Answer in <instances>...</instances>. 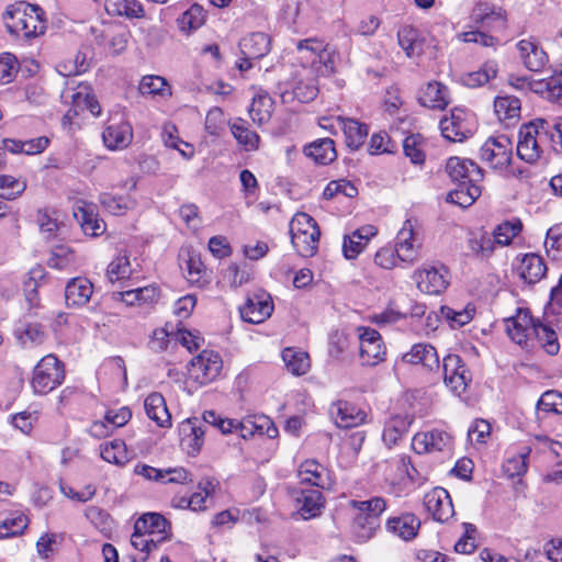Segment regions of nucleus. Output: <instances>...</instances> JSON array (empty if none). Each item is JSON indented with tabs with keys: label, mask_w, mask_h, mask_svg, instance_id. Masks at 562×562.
Returning a JSON list of instances; mask_svg holds the SVG:
<instances>
[{
	"label": "nucleus",
	"mask_w": 562,
	"mask_h": 562,
	"mask_svg": "<svg viewBox=\"0 0 562 562\" xmlns=\"http://www.w3.org/2000/svg\"><path fill=\"white\" fill-rule=\"evenodd\" d=\"M547 133L543 128V119L524 124L518 133L517 156L528 164L538 161L546 150L550 149Z\"/></svg>",
	"instance_id": "4"
},
{
	"label": "nucleus",
	"mask_w": 562,
	"mask_h": 562,
	"mask_svg": "<svg viewBox=\"0 0 562 562\" xmlns=\"http://www.w3.org/2000/svg\"><path fill=\"white\" fill-rule=\"evenodd\" d=\"M295 499L297 513L305 520L318 516L324 506L323 495L318 490H303Z\"/></svg>",
	"instance_id": "30"
},
{
	"label": "nucleus",
	"mask_w": 562,
	"mask_h": 562,
	"mask_svg": "<svg viewBox=\"0 0 562 562\" xmlns=\"http://www.w3.org/2000/svg\"><path fill=\"white\" fill-rule=\"evenodd\" d=\"M231 131L238 144L243 145L247 150H255L259 146V135L250 131L246 126V122L241 119L236 120L231 125Z\"/></svg>",
	"instance_id": "51"
},
{
	"label": "nucleus",
	"mask_w": 562,
	"mask_h": 562,
	"mask_svg": "<svg viewBox=\"0 0 562 562\" xmlns=\"http://www.w3.org/2000/svg\"><path fill=\"white\" fill-rule=\"evenodd\" d=\"M419 527L420 520L411 513L391 517L386 521V529L405 541L414 539Z\"/></svg>",
	"instance_id": "28"
},
{
	"label": "nucleus",
	"mask_w": 562,
	"mask_h": 562,
	"mask_svg": "<svg viewBox=\"0 0 562 562\" xmlns=\"http://www.w3.org/2000/svg\"><path fill=\"white\" fill-rule=\"evenodd\" d=\"M537 407L546 413L562 415V393L554 390L544 392L540 396Z\"/></svg>",
	"instance_id": "60"
},
{
	"label": "nucleus",
	"mask_w": 562,
	"mask_h": 562,
	"mask_svg": "<svg viewBox=\"0 0 562 562\" xmlns=\"http://www.w3.org/2000/svg\"><path fill=\"white\" fill-rule=\"evenodd\" d=\"M336 123L344 132L346 144L351 149H358L366 140L369 128L366 124L353 119L337 116Z\"/></svg>",
	"instance_id": "29"
},
{
	"label": "nucleus",
	"mask_w": 562,
	"mask_h": 562,
	"mask_svg": "<svg viewBox=\"0 0 562 562\" xmlns=\"http://www.w3.org/2000/svg\"><path fill=\"white\" fill-rule=\"evenodd\" d=\"M64 379L65 370L63 362L49 353L43 357L35 366L31 385L34 393L45 395L59 386Z\"/></svg>",
	"instance_id": "6"
},
{
	"label": "nucleus",
	"mask_w": 562,
	"mask_h": 562,
	"mask_svg": "<svg viewBox=\"0 0 562 562\" xmlns=\"http://www.w3.org/2000/svg\"><path fill=\"white\" fill-rule=\"evenodd\" d=\"M471 19L476 24H485L490 26L495 23H499L501 25H504L506 21V12L502 8L495 7L492 3L480 1L475 3L471 13Z\"/></svg>",
	"instance_id": "35"
},
{
	"label": "nucleus",
	"mask_w": 562,
	"mask_h": 562,
	"mask_svg": "<svg viewBox=\"0 0 562 562\" xmlns=\"http://www.w3.org/2000/svg\"><path fill=\"white\" fill-rule=\"evenodd\" d=\"M400 46L404 49L408 57H415L423 54L424 40L417 29L405 25L397 32Z\"/></svg>",
	"instance_id": "42"
},
{
	"label": "nucleus",
	"mask_w": 562,
	"mask_h": 562,
	"mask_svg": "<svg viewBox=\"0 0 562 562\" xmlns=\"http://www.w3.org/2000/svg\"><path fill=\"white\" fill-rule=\"evenodd\" d=\"M329 412L339 428L357 427L364 423L367 417L366 413L356 405L340 400L331 404Z\"/></svg>",
	"instance_id": "19"
},
{
	"label": "nucleus",
	"mask_w": 562,
	"mask_h": 562,
	"mask_svg": "<svg viewBox=\"0 0 562 562\" xmlns=\"http://www.w3.org/2000/svg\"><path fill=\"white\" fill-rule=\"evenodd\" d=\"M414 240V223L406 220L396 236L395 251L398 259L412 263L417 258V246Z\"/></svg>",
	"instance_id": "24"
},
{
	"label": "nucleus",
	"mask_w": 562,
	"mask_h": 562,
	"mask_svg": "<svg viewBox=\"0 0 562 562\" xmlns=\"http://www.w3.org/2000/svg\"><path fill=\"white\" fill-rule=\"evenodd\" d=\"M402 361L412 366H422L428 371L439 368V357L434 346L427 342H418L412 346L409 351L402 356Z\"/></svg>",
	"instance_id": "21"
},
{
	"label": "nucleus",
	"mask_w": 562,
	"mask_h": 562,
	"mask_svg": "<svg viewBox=\"0 0 562 562\" xmlns=\"http://www.w3.org/2000/svg\"><path fill=\"white\" fill-rule=\"evenodd\" d=\"M138 90L142 94L170 95V87L164 77L148 75L144 76L139 82Z\"/></svg>",
	"instance_id": "53"
},
{
	"label": "nucleus",
	"mask_w": 562,
	"mask_h": 562,
	"mask_svg": "<svg viewBox=\"0 0 562 562\" xmlns=\"http://www.w3.org/2000/svg\"><path fill=\"white\" fill-rule=\"evenodd\" d=\"M324 42L317 38H307L299 41L296 44L297 50L303 54V57L306 59H311L312 64H316V59L319 54L324 50Z\"/></svg>",
	"instance_id": "62"
},
{
	"label": "nucleus",
	"mask_w": 562,
	"mask_h": 562,
	"mask_svg": "<svg viewBox=\"0 0 562 562\" xmlns=\"http://www.w3.org/2000/svg\"><path fill=\"white\" fill-rule=\"evenodd\" d=\"M132 274V268L126 254L119 255L108 265V279L111 283L125 282Z\"/></svg>",
	"instance_id": "54"
},
{
	"label": "nucleus",
	"mask_w": 562,
	"mask_h": 562,
	"mask_svg": "<svg viewBox=\"0 0 562 562\" xmlns=\"http://www.w3.org/2000/svg\"><path fill=\"white\" fill-rule=\"evenodd\" d=\"M424 505L432 518L439 522H446L454 515L451 497L442 487H435L426 493Z\"/></svg>",
	"instance_id": "15"
},
{
	"label": "nucleus",
	"mask_w": 562,
	"mask_h": 562,
	"mask_svg": "<svg viewBox=\"0 0 562 562\" xmlns=\"http://www.w3.org/2000/svg\"><path fill=\"white\" fill-rule=\"evenodd\" d=\"M15 334L24 347L41 345L46 337L42 325L36 323L26 324L23 329L16 330Z\"/></svg>",
	"instance_id": "55"
},
{
	"label": "nucleus",
	"mask_w": 562,
	"mask_h": 562,
	"mask_svg": "<svg viewBox=\"0 0 562 562\" xmlns=\"http://www.w3.org/2000/svg\"><path fill=\"white\" fill-rule=\"evenodd\" d=\"M403 150L413 164L420 165L425 161L423 138L420 135H409L403 142Z\"/></svg>",
	"instance_id": "59"
},
{
	"label": "nucleus",
	"mask_w": 562,
	"mask_h": 562,
	"mask_svg": "<svg viewBox=\"0 0 562 562\" xmlns=\"http://www.w3.org/2000/svg\"><path fill=\"white\" fill-rule=\"evenodd\" d=\"M136 201L130 194L113 195L108 200V213L120 216L134 209Z\"/></svg>",
	"instance_id": "63"
},
{
	"label": "nucleus",
	"mask_w": 562,
	"mask_h": 562,
	"mask_svg": "<svg viewBox=\"0 0 562 562\" xmlns=\"http://www.w3.org/2000/svg\"><path fill=\"white\" fill-rule=\"evenodd\" d=\"M547 272V266L541 256L536 254H526L518 267L520 278L527 283L540 281Z\"/></svg>",
	"instance_id": "34"
},
{
	"label": "nucleus",
	"mask_w": 562,
	"mask_h": 562,
	"mask_svg": "<svg viewBox=\"0 0 562 562\" xmlns=\"http://www.w3.org/2000/svg\"><path fill=\"white\" fill-rule=\"evenodd\" d=\"M93 293L92 283L86 278H75L65 289V299L68 306H81L86 304Z\"/></svg>",
	"instance_id": "33"
},
{
	"label": "nucleus",
	"mask_w": 562,
	"mask_h": 562,
	"mask_svg": "<svg viewBox=\"0 0 562 562\" xmlns=\"http://www.w3.org/2000/svg\"><path fill=\"white\" fill-rule=\"evenodd\" d=\"M467 245L471 255L481 259L490 258L495 250L491 234L483 229L471 231L468 234Z\"/></svg>",
	"instance_id": "37"
},
{
	"label": "nucleus",
	"mask_w": 562,
	"mask_h": 562,
	"mask_svg": "<svg viewBox=\"0 0 562 562\" xmlns=\"http://www.w3.org/2000/svg\"><path fill=\"white\" fill-rule=\"evenodd\" d=\"M378 229L372 225H364L350 235H346L342 244V251L347 259H355L366 248L369 240L375 236Z\"/></svg>",
	"instance_id": "23"
},
{
	"label": "nucleus",
	"mask_w": 562,
	"mask_h": 562,
	"mask_svg": "<svg viewBox=\"0 0 562 562\" xmlns=\"http://www.w3.org/2000/svg\"><path fill=\"white\" fill-rule=\"evenodd\" d=\"M446 171L457 188L449 192L447 201L461 207L472 205L481 195L483 170L471 159L450 157L446 162Z\"/></svg>",
	"instance_id": "1"
},
{
	"label": "nucleus",
	"mask_w": 562,
	"mask_h": 562,
	"mask_svg": "<svg viewBox=\"0 0 562 562\" xmlns=\"http://www.w3.org/2000/svg\"><path fill=\"white\" fill-rule=\"evenodd\" d=\"M498 65L495 60L485 61L482 67L475 71L467 72L461 76L462 85L469 88H479L497 76Z\"/></svg>",
	"instance_id": "41"
},
{
	"label": "nucleus",
	"mask_w": 562,
	"mask_h": 562,
	"mask_svg": "<svg viewBox=\"0 0 562 562\" xmlns=\"http://www.w3.org/2000/svg\"><path fill=\"white\" fill-rule=\"evenodd\" d=\"M205 432V426L198 418H188L180 424L181 445L189 454L194 456L200 452Z\"/></svg>",
	"instance_id": "18"
},
{
	"label": "nucleus",
	"mask_w": 562,
	"mask_h": 562,
	"mask_svg": "<svg viewBox=\"0 0 562 562\" xmlns=\"http://www.w3.org/2000/svg\"><path fill=\"white\" fill-rule=\"evenodd\" d=\"M494 110L499 121L517 120L520 116L521 103L516 97H497L494 101Z\"/></svg>",
	"instance_id": "45"
},
{
	"label": "nucleus",
	"mask_w": 562,
	"mask_h": 562,
	"mask_svg": "<svg viewBox=\"0 0 562 562\" xmlns=\"http://www.w3.org/2000/svg\"><path fill=\"white\" fill-rule=\"evenodd\" d=\"M108 14L139 19L144 9L136 0H108Z\"/></svg>",
	"instance_id": "50"
},
{
	"label": "nucleus",
	"mask_w": 562,
	"mask_h": 562,
	"mask_svg": "<svg viewBox=\"0 0 562 562\" xmlns=\"http://www.w3.org/2000/svg\"><path fill=\"white\" fill-rule=\"evenodd\" d=\"M537 321L528 311H519L516 316L505 319L506 331L509 338L520 345L528 346V341L532 339L533 328Z\"/></svg>",
	"instance_id": "16"
},
{
	"label": "nucleus",
	"mask_w": 562,
	"mask_h": 562,
	"mask_svg": "<svg viewBox=\"0 0 562 562\" xmlns=\"http://www.w3.org/2000/svg\"><path fill=\"white\" fill-rule=\"evenodd\" d=\"M291 243L302 257H313L318 249L321 232L307 213H296L290 223Z\"/></svg>",
	"instance_id": "5"
},
{
	"label": "nucleus",
	"mask_w": 562,
	"mask_h": 562,
	"mask_svg": "<svg viewBox=\"0 0 562 562\" xmlns=\"http://www.w3.org/2000/svg\"><path fill=\"white\" fill-rule=\"evenodd\" d=\"M26 189V182L9 175L0 176V198L14 200Z\"/></svg>",
	"instance_id": "56"
},
{
	"label": "nucleus",
	"mask_w": 562,
	"mask_h": 562,
	"mask_svg": "<svg viewBox=\"0 0 562 562\" xmlns=\"http://www.w3.org/2000/svg\"><path fill=\"white\" fill-rule=\"evenodd\" d=\"M452 443V437L441 429L417 432L412 440V447L418 454L450 451Z\"/></svg>",
	"instance_id": "13"
},
{
	"label": "nucleus",
	"mask_w": 562,
	"mask_h": 562,
	"mask_svg": "<svg viewBox=\"0 0 562 562\" xmlns=\"http://www.w3.org/2000/svg\"><path fill=\"white\" fill-rule=\"evenodd\" d=\"M282 359L286 369L294 375L305 374L311 367L308 355L295 348L283 349Z\"/></svg>",
	"instance_id": "44"
},
{
	"label": "nucleus",
	"mask_w": 562,
	"mask_h": 562,
	"mask_svg": "<svg viewBox=\"0 0 562 562\" xmlns=\"http://www.w3.org/2000/svg\"><path fill=\"white\" fill-rule=\"evenodd\" d=\"M513 143L507 135L488 137L480 149V157L490 168L506 169L513 159Z\"/></svg>",
	"instance_id": "7"
},
{
	"label": "nucleus",
	"mask_w": 562,
	"mask_h": 562,
	"mask_svg": "<svg viewBox=\"0 0 562 562\" xmlns=\"http://www.w3.org/2000/svg\"><path fill=\"white\" fill-rule=\"evenodd\" d=\"M76 262L74 250L65 245H57L52 249L50 256L47 259V265L57 270H66L72 267Z\"/></svg>",
	"instance_id": "52"
},
{
	"label": "nucleus",
	"mask_w": 562,
	"mask_h": 562,
	"mask_svg": "<svg viewBox=\"0 0 562 562\" xmlns=\"http://www.w3.org/2000/svg\"><path fill=\"white\" fill-rule=\"evenodd\" d=\"M169 524L165 517L157 513L144 514L134 525L137 532H145L153 538H158L161 542L168 539Z\"/></svg>",
	"instance_id": "26"
},
{
	"label": "nucleus",
	"mask_w": 562,
	"mask_h": 562,
	"mask_svg": "<svg viewBox=\"0 0 562 562\" xmlns=\"http://www.w3.org/2000/svg\"><path fill=\"white\" fill-rule=\"evenodd\" d=\"M108 27H110V30L114 32L111 38V47L113 48V53L120 54L126 47L130 31L126 25H121L113 22H108Z\"/></svg>",
	"instance_id": "64"
},
{
	"label": "nucleus",
	"mask_w": 562,
	"mask_h": 562,
	"mask_svg": "<svg viewBox=\"0 0 562 562\" xmlns=\"http://www.w3.org/2000/svg\"><path fill=\"white\" fill-rule=\"evenodd\" d=\"M239 49L241 55L248 58H262L270 52V37L262 32L251 33L241 38Z\"/></svg>",
	"instance_id": "32"
},
{
	"label": "nucleus",
	"mask_w": 562,
	"mask_h": 562,
	"mask_svg": "<svg viewBox=\"0 0 562 562\" xmlns=\"http://www.w3.org/2000/svg\"><path fill=\"white\" fill-rule=\"evenodd\" d=\"M199 492L189 497L190 509L193 512L205 510L207 508V498L213 494L215 486L212 481L203 480L198 485Z\"/></svg>",
	"instance_id": "57"
},
{
	"label": "nucleus",
	"mask_w": 562,
	"mask_h": 562,
	"mask_svg": "<svg viewBox=\"0 0 562 562\" xmlns=\"http://www.w3.org/2000/svg\"><path fill=\"white\" fill-rule=\"evenodd\" d=\"M443 381L452 392L460 395L463 393L469 382L472 380L471 372L468 370L462 359L458 355H448L443 358Z\"/></svg>",
	"instance_id": "11"
},
{
	"label": "nucleus",
	"mask_w": 562,
	"mask_h": 562,
	"mask_svg": "<svg viewBox=\"0 0 562 562\" xmlns=\"http://www.w3.org/2000/svg\"><path fill=\"white\" fill-rule=\"evenodd\" d=\"M205 22L203 8L199 4L191 5L181 16L177 19L181 32L190 34L201 27Z\"/></svg>",
	"instance_id": "47"
},
{
	"label": "nucleus",
	"mask_w": 562,
	"mask_h": 562,
	"mask_svg": "<svg viewBox=\"0 0 562 562\" xmlns=\"http://www.w3.org/2000/svg\"><path fill=\"white\" fill-rule=\"evenodd\" d=\"M419 103L429 109L443 110L450 103L447 86L439 81L428 82L419 97Z\"/></svg>",
	"instance_id": "31"
},
{
	"label": "nucleus",
	"mask_w": 562,
	"mask_h": 562,
	"mask_svg": "<svg viewBox=\"0 0 562 562\" xmlns=\"http://www.w3.org/2000/svg\"><path fill=\"white\" fill-rule=\"evenodd\" d=\"M521 229L522 223L518 218L502 222L491 234L494 247H505L510 245L513 239L519 235Z\"/></svg>",
	"instance_id": "43"
},
{
	"label": "nucleus",
	"mask_w": 562,
	"mask_h": 562,
	"mask_svg": "<svg viewBox=\"0 0 562 562\" xmlns=\"http://www.w3.org/2000/svg\"><path fill=\"white\" fill-rule=\"evenodd\" d=\"M475 308L468 304L462 308H453L450 306H441L440 314L448 322L450 327L459 328L470 323L474 316Z\"/></svg>",
	"instance_id": "49"
},
{
	"label": "nucleus",
	"mask_w": 562,
	"mask_h": 562,
	"mask_svg": "<svg viewBox=\"0 0 562 562\" xmlns=\"http://www.w3.org/2000/svg\"><path fill=\"white\" fill-rule=\"evenodd\" d=\"M359 353L362 364L376 366L384 360L385 347L382 342L381 335L373 328H359Z\"/></svg>",
	"instance_id": "12"
},
{
	"label": "nucleus",
	"mask_w": 562,
	"mask_h": 562,
	"mask_svg": "<svg viewBox=\"0 0 562 562\" xmlns=\"http://www.w3.org/2000/svg\"><path fill=\"white\" fill-rule=\"evenodd\" d=\"M274 101L266 92H259L254 95L249 108V115L252 122L259 126L268 123L273 112Z\"/></svg>",
	"instance_id": "39"
},
{
	"label": "nucleus",
	"mask_w": 562,
	"mask_h": 562,
	"mask_svg": "<svg viewBox=\"0 0 562 562\" xmlns=\"http://www.w3.org/2000/svg\"><path fill=\"white\" fill-rule=\"evenodd\" d=\"M304 154L321 165H328L337 157L335 143L333 139L327 137L317 139L305 146Z\"/></svg>",
	"instance_id": "36"
},
{
	"label": "nucleus",
	"mask_w": 562,
	"mask_h": 562,
	"mask_svg": "<svg viewBox=\"0 0 562 562\" xmlns=\"http://www.w3.org/2000/svg\"><path fill=\"white\" fill-rule=\"evenodd\" d=\"M72 214L77 223L87 235L99 236L100 225L95 213V205L85 201H77L72 209Z\"/></svg>",
	"instance_id": "27"
},
{
	"label": "nucleus",
	"mask_w": 562,
	"mask_h": 562,
	"mask_svg": "<svg viewBox=\"0 0 562 562\" xmlns=\"http://www.w3.org/2000/svg\"><path fill=\"white\" fill-rule=\"evenodd\" d=\"M413 279L422 292L430 295L442 293L450 283L449 271L445 266L425 265L414 272Z\"/></svg>",
	"instance_id": "9"
},
{
	"label": "nucleus",
	"mask_w": 562,
	"mask_h": 562,
	"mask_svg": "<svg viewBox=\"0 0 562 562\" xmlns=\"http://www.w3.org/2000/svg\"><path fill=\"white\" fill-rule=\"evenodd\" d=\"M222 366L223 362L218 353L203 350L192 359L189 373L200 384H207L220 375Z\"/></svg>",
	"instance_id": "10"
},
{
	"label": "nucleus",
	"mask_w": 562,
	"mask_h": 562,
	"mask_svg": "<svg viewBox=\"0 0 562 562\" xmlns=\"http://www.w3.org/2000/svg\"><path fill=\"white\" fill-rule=\"evenodd\" d=\"M517 49L524 66L530 71H540L548 64V55L536 40L519 41Z\"/></svg>",
	"instance_id": "20"
},
{
	"label": "nucleus",
	"mask_w": 562,
	"mask_h": 562,
	"mask_svg": "<svg viewBox=\"0 0 562 562\" xmlns=\"http://www.w3.org/2000/svg\"><path fill=\"white\" fill-rule=\"evenodd\" d=\"M543 128L548 135L550 149L554 153H562V119L550 122L543 119Z\"/></svg>",
	"instance_id": "61"
},
{
	"label": "nucleus",
	"mask_w": 562,
	"mask_h": 562,
	"mask_svg": "<svg viewBox=\"0 0 562 562\" xmlns=\"http://www.w3.org/2000/svg\"><path fill=\"white\" fill-rule=\"evenodd\" d=\"M133 136L132 125L126 121L108 126V149L121 150L127 148L133 140Z\"/></svg>",
	"instance_id": "40"
},
{
	"label": "nucleus",
	"mask_w": 562,
	"mask_h": 562,
	"mask_svg": "<svg viewBox=\"0 0 562 562\" xmlns=\"http://www.w3.org/2000/svg\"><path fill=\"white\" fill-rule=\"evenodd\" d=\"M144 408L147 417L156 423L158 427H171V414L167 408L165 397L158 393L153 392L144 401Z\"/></svg>",
	"instance_id": "25"
},
{
	"label": "nucleus",
	"mask_w": 562,
	"mask_h": 562,
	"mask_svg": "<svg viewBox=\"0 0 562 562\" xmlns=\"http://www.w3.org/2000/svg\"><path fill=\"white\" fill-rule=\"evenodd\" d=\"M440 130L445 138L462 142L473 134L474 116L465 109L453 108L449 116L440 120Z\"/></svg>",
	"instance_id": "8"
},
{
	"label": "nucleus",
	"mask_w": 562,
	"mask_h": 562,
	"mask_svg": "<svg viewBox=\"0 0 562 562\" xmlns=\"http://www.w3.org/2000/svg\"><path fill=\"white\" fill-rule=\"evenodd\" d=\"M239 311L245 322L260 324L271 316L273 302L266 292L256 293L247 297Z\"/></svg>",
	"instance_id": "14"
},
{
	"label": "nucleus",
	"mask_w": 562,
	"mask_h": 562,
	"mask_svg": "<svg viewBox=\"0 0 562 562\" xmlns=\"http://www.w3.org/2000/svg\"><path fill=\"white\" fill-rule=\"evenodd\" d=\"M261 424L257 425L250 420L238 422L234 419L221 418L217 429L223 434L239 431L243 438L254 435V430H258L260 435L266 434L269 438H274L278 434L277 427L269 418H262Z\"/></svg>",
	"instance_id": "17"
},
{
	"label": "nucleus",
	"mask_w": 562,
	"mask_h": 562,
	"mask_svg": "<svg viewBox=\"0 0 562 562\" xmlns=\"http://www.w3.org/2000/svg\"><path fill=\"white\" fill-rule=\"evenodd\" d=\"M43 15L38 5L19 1L7 8L2 19L9 33L31 40L45 33Z\"/></svg>",
	"instance_id": "2"
},
{
	"label": "nucleus",
	"mask_w": 562,
	"mask_h": 562,
	"mask_svg": "<svg viewBox=\"0 0 562 562\" xmlns=\"http://www.w3.org/2000/svg\"><path fill=\"white\" fill-rule=\"evenodd\" d=\"M540 346L546 350L548 355H557L560 349L558 342V336L555 331L548 325L542 324L537 319L536 328H533V336Z\"/></svg>",
	"instance_id": "48"
},
{
	"label": "nucleus",
	"mask_w": 562,
	"mask_h": 562,
	"mask_svg": "<svg viewBox=\"0 0 562 562\" xmlns=\"http://www.w3.org/2000/svg\"><path fill=\"white\" fill-rule=\"evenodd\" d=\"M349 506L356 512L353 533L359 542H366L380 527V516L386 509V501L380 496L367 501L352 499Z\"/></svg>",
	"instance_id": "3"
},
{
	"label": "nucleus",
	"mask_w": 562,
	"mask_h": 562,
	"mask_svg": "<svg viewBox=\"0 0 562 562\" xmlns=\"http://www.w3.org/2000/svg\"><path fill=\"white\" fill-rule=\"evenodd\" d=\"M29 525V518L22 513L0 516V539L13 537L23 532Z\"/></svg>",
	"instance_id": "46"
},
{
	"label": "nucleus",
	"mask_w": 562,
	"mask_h": 562,
	"mask_svg": "<svg viewBox=\"0 0 562 562\" xmlns=\"http://www.w3.org/2000/svg\"><path fill=\"white\" fill-rule=\"evenodd\" d=\"M299 477L302 483H307L323 490L331 486L329 472L314 459L305 460L300 464Z\"/></svg>",
	"instance_id": "22"
},
{
	"label": "nucleus",
	"mask_w": 562,
	"mask_h": 562,
	"mask_svg": "<svg viewBox=\"0 0 562 562\" xmlns=\"http://www.w3.org/2000/svg\"><path fill=\"white\" fill-rule=\"evenodd\" d=\"M413 418L408 415H395L386 424L383 430L382 439L391 448L395 446L408 431Z\"/></svg>",
	"instance_id": "38"
},
{
	"label": "nucleus",
	"mask_w": 562,
	"mask_h": 562,
	"mask_svg": "<svg viewBox=\"0 0 562 562\" xmlns=\"http://www.w3.org/2000/svg\"><path fill=\"white\" fill-rule=\"evenodd\" d=\"M131 543L132 546L144 553L142 558H139L140 562H145L148 553L151 552L154 549H157L159 544L162 542L157 538H153L150 535H147L145 532H137L134 528V532L131 537Z\"/></svg>",
	"instance_id": "58"
}]
</instances>
